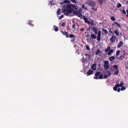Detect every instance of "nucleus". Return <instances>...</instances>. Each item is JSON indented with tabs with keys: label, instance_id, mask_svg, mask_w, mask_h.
<instances>
[{
	"label": "nucleus",
	"instance_id": "obj_41",
	"mask_svg": "<svg viewBox=\"0 0 128 128\" xmlns=\"http://www.w3.org/2000/svg\"><path fill=\"white\" fill-rule=\"evenodd\" d=\"M60 10L59 9H58L57 12V14H58V15L60 13Z\"/></svg>",
	"mask_w": 128,
	"mask_h": 128
},
{
	"label": "nucleus",
	"instance_id": "obj_43",
	"mask_svg": "<svg viewBox=\"0 0 128 128\" xmlns=\"http://www.w3.org/2000/svg\"><path fill=\"white\" fill-rule=\"evenodd\" d=\"M86 48L87 50H89L90 48L89 46H88V45H87L86 46Z\"/></svg>",
	"mask_w": 128,
	"mask_h": 128
},
{
	"label": "nucleus",
	"instance_id": "obj_19",
	"mask_svg": "<svg viewBox=\"0 0 128 128\" xmlns=\"http://www.w3.org/2000/svg\"><path fill=\"white\" fill-rule=\"evenodd\" d=\"M113 49L110 50L108 52V55H111L113 52Z\"/></svg>",
	"mask_w": 128,
	"mask_h": 128
},
{
	"label": "nucleus",
	"instance_id": "obj_18",
	"mask_svg": "<svg viewBox=\"0 0 128 128\" xmlns=\"http://www.w3.org/2000/svg\"><path fill=\"white\" fill-rule=\"evenodd\" d=\"M114 32L116 35L117 36H118L119 35V32L118 30H115Z\"/></svg>",
	"mask_w": 128,
	"mask_h": 128
},
{
	"label": "nucleus",
	"instance_id": "obj_40",
	"mask_svg": "<svg viewBox=\"0 0 128 128\" xmlns=\"http://www.w3.org/2000/svg\"><path fill=\"white\" fill-rule=\"evenodd\" d=\"M103 31L106 34H107L108 33V32H107V30H105L104 29H103Z\"/></svg>",
	"mask_w": 128,
	"mask_h": 128
},
{
	"label": "nucleus",
	"instance_id": "obj_33",
	"mask_svg": "<svg viewBox=\"0 0 128 128\" xmlns=\"http://www.w3.org/2000/svg\"><path fill=\"white\" fill-rule=\"evenodd\" d=\"M76 55H77L78 54H80V51L78 49V50H76Z\"/></svg>",
	"mask_w": 128,
	"mask_h": 128
},
{
	"label": "nucleus",
	"instance_id": "obj_24",
	"mask_svg": "<svg viewBox=\"0 0 128 128\" xmlns=\"http://www.w3.org/2000/svg\"><path fill=\"white\" fill-rule=\"evenodd\" d=\"M116 70L115 72L114 73V74L117 75L119 73V70L118 69H116Z\"/></svg>",
	"mask_w": 128,
	"mask_h": 128
},
{
	"label": "nucleus",
	"instance_id": "obj_56",
	"mask_svg": "<svg viewBox=\"0 0 128 128\" xmlns=\"http://www.w3.org/2000/svg\"><path fill=\"white\" fill-rule=\"evenodd\" d=\"M74 46H75V45H74Z\"/></svg>",
	"mask_w": 128,
	"mask_h": 128
},
{
	"label": "nucleus",
	"instance_id": "obj_30",
	"mask_svg": "<svg viewBox=\"0 0 128 128\" xmlns=\"http://www.w3.org/2000/svg\"><path fill=\"white\" fill-rule=\"evenodd\" d=\"M87 68V67L86 66H85L83 68V70L84 72H86Z\"/></svg>",
	"mask_w": 128,
	"mask_h": 128
},
{
	"label": "nucleus",
	"instance_id": "obj_14",
	"mask_svg": "<svg viewBox=\"0 0 128 128\" xmlns=\"http://www.w3.org/2000/svg\"><path fill=\"white\" fill-rule=\"evenodd\" d=\"M93 71L92 70H89L87 72V76L93 74Z\"/></svg>",
	"mask_w": 128,
	"mask_h": 128
},
{
	"label": "nucleus",
	"instance_id": "obj_35",
	"mask_svg": "<svg viewBox=\"0 0 128 128\" xmlns=\"http://www.w3.org/2000/svg\"><path fill=\"white\" fill-rule=\"evenodd\" d=\"M111 20L113 21H115V18L114 16H112L111 18Z\"/></svg>",
	"mask_w": 128,
	"mask_h": 128
},
{
	"label": "nucleus",
	"instance_id": "obj_8",
	"mask_svg": "<svg viewBox=\"0 0 128 128\" xmlns=\"http://www.w3.org/2000/svg\"><path fill=\"white\" fill-rule=\"evenodd\" d=\"M101 31L100 30H99L98 31V35L97 36V40L98 41H100L101 39Z\"/></svg>",
	"mask_w": 128,
	"mask_h": 128
},
{
	"label": "nucleus",
	"instance_id": "obj_55",
	"mask_svg": "<svg viewBox=\"0 0 128 128\" xmlns=\"http://www.w3.org/2000/svg\"><path fill=\"white\" fill-rule=\"evenodd\" d=\"M112 25H113V26H114V24H112Z\"/></svg>",
	"mask_w": 128,
	"mask_h": 128
},
{
	"label": "nucleus",
	"instance_id": "obj_1",
	"mask_svg": "<svg viewBox=\"0 0 128 128\" xmlns=\"http://www.w3.org/2000/svg\"><path fill=\"white\" fill-rule=\"evenodd\" d=\"M73 8L75 10H78V8L76 4H69L67 5H64L62 8V10L64 14L66 16H69L72 13L74 10Z\"/></svg>",
	"mask_w": 128,
	"mask_h": 128
},
{
	"label": "nucleus",
	"instance_id": "obj_10",
	"mask_svg": "<svg viewBox=\"0 0 128 128\" xmlns=\"http://www.w3.org/2000/svg\"><path fill=\"white\" fill-rule=\"evenodd\" d=\"M123 42L122 41H120L117 44V47L118 48H119L120 47L123 46Z\"/></svg>",
	"mask_w": 128,
	"mask_h": 128
},
{
	"label": "nucleus",
	"instance_id": "obj_34",
	"mask_svg": "<svg viewBox=\"0 0 128 128\" xmlns=\"http://www.w3.org/2000/svg\"><path fill=\"white\" fill-rule=\"evenodd\" d=\"M126 89V88H125V87L124 86L122 87L121 88L120 90H121L123 91L124 90H125Z\"/></svg>",
	"mask_w": 128,
	"mask_h": 128
},
{
	"label": "nucleus",
	"instance_id": "obj_25",
	"mask_svg": "<svg viewBox=\"0 0 128 128\" xmlns=\"http://www.w3.org/2000/svg\"><path fill=\"white\" fill-rule=\"evenodd\" d=\"M54 30L56 32H57L58 30V28L57 26H54Z\"/></svg>",
	"mask_w": 128,
	"mask_h": 128
},
{
	"label": "nucleus",
	"instance_id": "obj_7",
	"mask_svg": "<svg viewBox=\"0 0 128 128\" xmlns=\"http://www.w3.org/2000/svg\"><path fill=\"white\" fill-rule=\"evenodd\" d=\"M109 61H108L105 60L104 62V67L106 69H107L109 67L108 64Z\"/></svg>",
	"mask_w": 128,
	"mask_h": 128
},
{
	"label": "nucleus",
	"instance_id": "obj_32",
	"mask_svg": "<svg viewBox=\"0 0 128 128\" xmlns=\"http://www.w3.org/2000/svg\"><path fill=\"white\" fill-rule=\"evenodd\" d=\"M120 50H118L116 53V55L117 56H118L120 53Z\"/></svg>",
	"mask_w": 128,
	"mask_h": 128
},
{
	"label": "nucleus",
	"instance_id": "obj_51",
	"mask_svg": "<svg viewBox=\"0 0 128 128\" xmlns=\"http://www.w3.org/2000/svg\"><path fill=\"white\" fill-rule=\"evenodd\" d=\"M126 4H128V0L126 1Z\"/></svg>",
	"mask_w": 128,
	"mask_h": 128
},
{
	"label": "nucleus",
	"instance_id": "obj_21",
	"mask_svg": "<svg viewBox=\"0 0 128 128\" xmlns=\"http://www.w3.org/2000/svg\"><path fill=\"white\" fill-rule=\"evenodd\" d=\"M118 85L116 84L115 85V86L113 88L114 90L116 91L117 90V88L118 87Z\"/></svg>",
	"mask_w": 128,
	"mask_h": 128
},
{
	"label": "nucleus",
	"instance_id": "obj_48",
	"mask_svg": "<svg viewBox=\"0 0 128 128\" xmlns=\"http://www.w3.org/2000/svg\"><path fill=\"white\" fill-rule=\"evenodd\" d=\"M120 90H121L120 88H118V90H117V91L118 92H119L120 91Z\"/></svg>",
	"mask_w": 128,
	"mask_h": 128
},
{
	"label": "nucleus",
	"instance_id": "obj_45",
	"mask_svg": "<svg viewBox=\"0 0 128 128\" xmlns=\"http://www.w3.org/2000/svg\"><path fill=\"white\" fill-rule=\"evenodd\" d=\"M70 0L73 3H76V0Z\"/></svg>",
	"mask_w": 128,
	"mask_h": 128
},
{
	"label": "nucleus",
	"instance_id": "obj_39",
	"mask_svg": "<svg viewBox=\"0 0 128 128\" xmlns=\"http://www.w3.org/2000/svg\"><path fill=\"white\" fill-rule=\"evenodd\" d=\"M114 68L116 69V70L118 69V66L117 65H114Z\"/></svg>",
	"mask_w": 128,
	"mask_h": 128
},
{
	"label": "nucleus",
	"instance_id": "obj_9",
	"mask_svg": "<svg viewBox=\"0 0 128 128\" xmlns=\"http://www.w3.org/2000/svg\"><path fill=\"white\" fill-rule=\"evenodd\" d=\"M116 39V36L114 35H112L110 39V40L112 43H114L115 42Z\"/></svg>",
	"mask_w": 128,
	"mask_h": 128
},
{
	"label": "nucleus",
	"instance_id": "obj_11",
	"mask_svg": "<svg viewBox=\"0 0 128 128\" xmlns=\"http://www.w3.org/2000/svg\"><path fill=\"white\" fill-rule=\"evenodd\" d=\"M91 68L92 70H95L97 68L96 64L95 63L93 64L91 66Z\"/></svg>",
	"mask_w": 128,
	"mask_h": 128
},
{
	"label": "nucleus",
	"instance_id": "obj_36",
	"mask_svg": "<svg viewBox=\"0 0 128 128\" xmlns=\"http://www.w3.org/2000/svg\"><path fill=\"white\" fill-rule=\"evenodd\" d=\"M82 8L85 10L87 9V8L85 6V5L84 4H83L82 6Z\"/></svg>",
	"mask_w": 128,
	"mask_h": 128
},
{
	"label": "nucleus",
	"instance_id": "obj_15",
	"mask_svg": "<svg viewBox=\"0 0 128 128\" xmlns=\"http://www.w3.org/2000/svg\"><path fill=\"white\" fill-rule=\"evenodd\" d=\"M125 54L124 53L123 54L121 55L118 58H117L118 60H122L124 57V56Z\"/></svg>",
	"mask_w": 128,
	"mask_h": 128
},
{
	"label": "nucleus",
	"instance_id": "obj_26",
	"mask_svg": "<svg viewBox=\"0 0 128 128\" xmlns=\"http://www.w3.org/2000/svg\"><path fill=\"white\" fill-rule=\"evenodd\" d=\"M98 2L101 4H102L104 2V0H97Z\"/></svg>",
	"mask_w": 128,
	"mask_h": 128
},
{
	"label": "nucleus",
	"instance_id": "obj_6",
	"mask_svg": "<svg viewBox=\"0 0 128 128\" xmlns=\"http://www.w3.org/2000/svg\"><path fill=\"white\" fill-rule=\"evenodd\" d=\"M80 10H79V11H73V15L72 16H74V15H76V16H78L80 17Z\"/></svg>",
	"mask_w": 128,
	"mask_h": 128
},
{
	"label": "nucleus",
	"instance_id": "obj_27",
	"mask_svg": "<svg viewBox=\"0 0 128 128\" xmlns=\"http://www.w3.org/2000/svg\"><path fill=\"white\" fill-rule=\"evenodd\" d=\"M70 2L69 0H64L63 1V2L64 3H69Z\"/></svg>",
	"mask_w": 128,
	"mask_h": 128
},
{
	"label": "nucleus",
	"instance_id": "obj_42",
	"mask_svg": "<svg viewBox=\"0 0 128 128\" xmlns=\"http://www.w3.org/2000/svg\"><path fill=\"white\" fill-rule=\"evenodd\" d=\"M64 17V15H61L59 18L58 19L59 20H61L62 18Z\"/></svg>",
	"mask_w": 128,
	"mask_h": 128
},
{
	"label": "nucleus",
	"instance_id": "obj_31",
	"mask_svg": "<svg viewBox=\"0 0 128 128\" xmlns=\"http://www.w3.org/2000/svg\"><path fill=\"white\" fill-rule=\"evenodd\" d=\"M122 5L120 3H118V5L117 6V7L118 8H120L122 6Z\"/></svg>",
	"mask_w": 128,
	"mask_h": 128
},
{
	"label": "nucleus",
	"instance_id": "obj_49",
	"mask_svg": "<svg viewBox=\"0 0 128 128\" xmlns=\"http://www.w3.org/2000/svg\"><path fill=\"white\" fill-rule=\"evenodd\" d=\"M126 11L128 14L126 15V16L128 17V10H126Z\"/></svg>",
	"mask_w": 128,
	"mask_h": 128
},
{
	"label": "nucleus",
	"instance_id": "obj_52",
	"mask_svg": "<svg viewBox=\"0 0 128 128\" xmlns=\"http://www.w3.org/2000/svg\"><path fill=\"white\" fill-rule=\"evenodd\" d=\"M83 30L84 29L83 28H82L81 29H80V30L82 31H83Z\"/></svg>",
	"mask_w": 128,
	"mask_h": 128
},
{
	"label": "nucleus",
	"instance_id": "obj_16",
	"mask_svg": "<svg viewBox=\"0 0 128 128\" xmlns=\"http://www.w3.org/2000/svg\"><path fill=\"white\" fill-rule=\"evenodd\" d=\"M92 30L96 34H97L98 33V30L97 28L95 27H94L93 28Z\"/></svg>",
	"mask_w": 128,
	"mask_h": 128
},
{
	"label": "nucleus",
	"instance_id": "obj_50",
	"mask_svg": "<svg viewBox=\"0 0 128 128\" xmlns=\"http://www.w3.org/2000/svg\"><path fill=\"white\" fill-rule=\"evenodd\" d=\"M92 9L93 10H94L95 11H97V9H95L94 8H92Z\"/></svg>",
	"mask_w": 128,
	"mask_h": 128
},
{
	"label": "nucleus",
	"instance_id": "obj_29",
	"mask_svg": "<svg viewBox=\"0 0 128 128\" xmlns=\"http://www.w3.org/2000/svg\"><path fill=\"white\" fill-rule=\"evenodd\" d=\"M114 24H115L116 25H117L120 28L121 26L120 24L118 23H117L116 22H114Z\"/></svg>",
	"mask_w": 128,
	"mask_h": 128
},
{
	"label": "nucleus",
	"instance_id": "obj_44",
	"mask_svg": "<svg viewBox=\"0 0 128 128\" xmlns=\"http://www.w3.org/2000/svg\"><path fill=\"white\" fill-rule=\"evenodd\" d=\"M66 25V24L64 22H63L61 24V26H64Z\"/></svg>",
	"mask_w": 128,
	"mask_h": 128
},
{
	"label": "nucleus",
	"instance_id": "obj_5",
	"mask_svg": "<svg viewBox=\"0 0 128 128\" xmlns=\"http://www.w3.org/2000/svg\"><path fill=\"white\" fill-rule=\"evenodd\" d=\"M111 74L110 72L109 71H107L105 72V74L104 76V78L105 79L106 78L109 76H110Z\"/></svg>",
	"mask_w": 128,
	"mask_h": 128
},
{
	"label": "nucleus",
	"instance_id": "obj_54",
	"mask_svg": "<svg viewBox=\"0 0 128 128\" xmlns=\"http://www.w3.org/2000/svg\"><path fill=\"white\" fill-rule=\"evenodd\" d=\"M74 40H71V42H72V41H73Z\"/></svg>",
	"mask_w": 128,
	"mask_h": 128
},
{
	"label": "nucleus",
	"instance_id": "obj_38",
	"mask_svg": "<svg viewBox=\"0 0 128 128\" xmlns=\"http://www.w3.org/2000/svg\"><path fill=\"white\" fill-rule=\"evenodd\" d=\"M29 24L30 26H33L34 25L31 23V22L30 21V22L29 23Z\"/></svg>",
	"mask_w": 128,
	"mask_h": 128
},
{
	"label": "nucleus",
	"instance_id": "obj_12",
	"mask_svg": "<svg viewBox=\"0 0 128 128\" xmlns=\"http://www.w3.org/2000/svg\"><path fill=\"white\" fill-rule=\"evenodd\" d=\"M60 31L64 35H65L66 36V38H68L69 37V35L68 34V33L67 32H66L65 31H62V30H61Z\"/></svg>",
	"mask_w": 128,
	"mask_h": 128
},
{
	"label": "nucleus",
	"instance_id": "obj_23",
	"mask_svg": "<svg viewBox=\"0 0 128 128\" xmlns=\"http://www.w3.org/2000/svg\"><path fill=\"white\" fill-rule=\"evenodd\" d=\"M117 85H118V86L119 87H122L124 84L123 81L122 82H120V84H117Z\"/></svg>",
	"mask_w": 128,
	"mask_h": 128
},
{
	"label": "nucleus",
	"instance_id": "obj_37",
	"mask_svg": "<svg viewBox=\"0 0 128 128\" xmlns=\"http://www.w3.org/2000/svg\"><path fill=\"white\" fill-rule=\"evenodd\" d=\"M122 11L124 14H126V11L124 9H123L122 10Z\"/></svg>",
	"mask_w": 128,
	"mask_h": 128
},
{
	"label": "nucleus",
	"instance_id": "obj_4",
	"mask_svg": "<svg viewBox=\"0 0 128 128\" xmlns=\"http://www.w3.org/2000/svg\"><path fill=\"white\" fill-rule=\"evenodd\" d=\"M86 4L92 7H95L96 5V3L92 0H88Z\"/></svg>",
	"mask_w": 128,
	"mask_h": 128
},
{
	"label": "nucleus",
	"instance_id": "obj_28",
	"mask_svg": "<svg viewBox=\"0 0 128 128\" xmlns=\"http://www.w3.org/2000/svg\"><path fill=\"white\" fill-rule=\"evenodd\" d=\"M100 50H97L96 52V55H98V54H99L100 52Z\"/></svg>",
	"mask_w": 128,
	"mask_h": 128
},
{
	"label": "nucleus",
	"instance_id": "obj_47",
	"mask_svg": "<svg viewBox=\"0 0 128 128\" xmlns=\"http://www.w3.org/2000/svg\"><path fill=\"white\" fill-rule=\"evenodd\" d=\"M109 32L110 33L112 34H113L114 33L112 32L110 30H109Z\"/></svg>",
	"mask_w": 128,
	"mask_h": 128
},
{
	"label": "nucleus",
	"instance_id": "obj_3",
	"mask_svg": "<svg viewBox=\"0 0 128 128\" xmlns=\"http://www.w3.org/2000/svg\"><path fill=\"white\" fill-rule=\"evenodd\" d=\"M80 18H82L84 20L85 22L86 23H87L88 24H90L92 25H94V23L93 22L89 21L88 18L84 16H82L80 14Z\"/></svg>",
	"mask_w": 128,
	"mask_h": 128
},
{
	"label": "nucleus",
	"instance_id": "obj_22",
	"mask_svg": "<svg viewBox=\"0 0 128 128\" xmlns=\"http://www.w3.org/2000/svg\"><path fill=\"white\" fill-rule=\"evenodd\" d=\"M110 47V46H108L106 50H105V52H108L111 49Z\"/></svg>",
	"mask_w": 128,
	"mask_h": 128
},
{
	"label": "nucleus",
	"instance_id": "obj_2",
	"mask_svg": "<svg viewBox=\"0 0 128 128\" xmlns=\"http://www.w3.org/2000/svg\"><path fill=\"white\" fill-rule=\"evenodd\" d=\"M95 76L94 78L95 79H102L103 78V75L102 74H100V72H96L95 74Z\"/></svg>",
	"mask_w": 128,
	"mask_h": 128
},
{
	"label": "nucleus",
	"instance_id": "obj_46",
	"mask_svg": "<svg viewBox=\"0 0 128 128\" xmlns=\"http://www.w3.org/2000/svg\"><path fill=\"white\" fill-rule=\"evenodd\" d=\"M72 27L73 28H75V27H76V24H73L72 26Z\"/></svg>",
	"mask_w": 128,
	"mask_h": 128
},
{
	"label": "nucleus",
	"instance_id": "obj_17",
	"mask_svg": "<svg viewBox=\"0 0 128 128\" xmlns=\"http://www.w3.org/2000/svg\"><path fill=\"white\" fill-rule=\"evenodd\" d=\"M91 37L92 38V39H95L96 38V36L94 34H91Z\"/></svg>",
	"mask_w": 128,
	"mask_h": 128
},
{
	"label": "nucleus",
	"instance_id": "obj_20",
	"mask_svg": "<svg viewBox=\"0 0 128 128\" xmlns=\"http://www.w3.org/2000/svg\"><path fill=\"white\" fill-rule=\"evenodd\" d=\"M70 38H72L74 39H75L76 38V36H74L73 34H70L69 35V37Z\"/></svg>",
	"mask_w": 128,
	"mask_h": 128
},
{
	"label": "nucleus",
	"instance_id": "obj_53",
	"mask_svg": "<svg viewBox=\"0 0 128 128\" xmlns=\"http://www.w3.org/2000/svg\"><path fill=\"white\" fill-rule=\"evenodd\" d=\"M86 56H90V55H89V54H86Z\"/></svg>",
	"mask_w": 128,
	"mask_h": 128
},
{
	"label": "nucleus",
	"instance_id": "obj_13",
	"mask_svg": "<svg viewBox=\"0 0 128 128\" xmlns=\"http://www.w3.org/2000/svg\"><path fill=\"white\" fill-rule=\"evenodd\" d=\"M115 59V57L113 56H112L109 58V60L111 62L114 61Z\"/></svg>",
	"mask_w": 128,
	"mask_h": 128
}]
</instances>
